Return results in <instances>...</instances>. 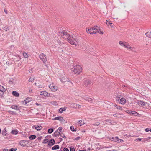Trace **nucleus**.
<instances>
[{
	"instance_id": "1",
	"label": "nucleus",
	"mask_w": 151,
	"mask_h": 151,
	"mask_svg": "<svg viewBox=\"0 0 151 151\" xmlns=\"http://www.w3.org/2000/svg\"><path fill=\"white\" fill-rule=\"evenodd\" d=\"M98 29H99L98 26H95L93 27L86 29V30L88 33L90 34H96L97 33Z\"/></svg>"
},
{
	"instance_id": "2",
	"label": "nucleus",
	"mask_w": 151,
	"mask_h": 151,
	"mask_svg": "<svg viewBox=\"0 0 151 151\" xmlns=\"http://www.w3.org/2000/svg\"><path fill=\"white\" fill-rule=\"evenodd\" d=\"M68 41L72 45H76L78 43V40L75 36H70Z\"/></svg>"
},
{
	"instance_id": "3",
	"label": "nucleus",
	"mask_w": 151,
	"mask_h": 151,
	"mask_svg": "<svg viewBox=\"0 0 151 151\" xmlns=\"http://www.w3.org/2000/svg\"><path fill=\"white\" fill-rule=\"evenodd\" d=\"M59 78L60 79L61 81L63 83H66V84H67L69 83V84L70 86H71L72 84V83L70 82V80L67 79L66 80L67 82L66 81V77L65 75L63 74L61 76H60L59 77Z\"/></svg>"
},
{
	"instance_id": "4",
	"label": "nucleus",
	"mask_w": 151,
	"mask_h": 151,
	"mask_svg": "<svg viewBox=\"0 0 151 151\" xmlns=\"http://www.w3.org/2000/svg\"><path fill=\"white\" fill-rule=\"evenodd\" d=\"M72 70L76 74H78L82 71V68L79 65H76L74 66Z\"/></svg>"
},
{
	"instance_id": "5",
	"label": "nucleus",
	"mask_w": 151,
	"mask_h": 151,
	"mask_svg": "<svg viewBox=\"0 0 151 151\" xmlns=\"http://www.w3.org/2000/svg\"><path fill=\"white\" fill-rule=\"evenodd\" d=\"M121 96V95L117 96H116V100L117 101H119V100H120V102H119V103L122 104H124L126 102V100L124 98H120V96Z\"/></svg>"
},
{
	"instance_id": "6",
	"label": "nucleus",
	"mask_w": 151,
	"mask_h": 151,
	"mask_svg": "<svg viewBox=\"0 0 151 151\" xmlns=\"http://www.w3.org/2000/svg\"><path fill=\"white\" fill-rule=\"evenodd\" d=\"M39 57L41 60L43 62L44 64H45L47 61V59L46 55L44 53H41L39 55Z\"/></svg>"
},
{
	"instance_id": "7",
	"label": "nucleus",
	"mask_w": 151,
	"mask_h": 151,
	"mask_svg": "<svg viewBox=\"0 0 151 151\" xmlns=\"http://www.w3.org/2000/svg\"><path fill=\"white\" fill-rule=\"evenodd\" d=\"M70 106L71 107L75 109H79L81 107V106L80 105L75 103H71Z\"/></svg>"
},
{
	"instance_id": "8",
	"label": "nucleus",
	"mask_w": 151,
	"mask_h": 151,
	"mask_svg": "<svg viewBox=\"0 0 151 151\" xmlns=\"http://www.w3.org/2000/svg\"><path fill=\"white\" fill-rule=\"evenodd\" d=\"M49 87L52 91L54 92L56 91L58 89L57 87L55 86L53 83L52 84H50L49 85Z\"/></svg>"
},
{
	"instance_id": "9",
	"label": "nucleus",
	"mask_w": 151,
	"mask_h": 151,
	"mask_svg": "<svg viewBox=\"0 0 151 151\" xmlns=\"http://www.w3.org/2000/svg\"><path fill=\"white\" fill-rule=\"evenodd\" d=\"M28 143V142L25 140H21L19 142L20 145L21 146L24 147H27V145Z\"/></svg>"
},
{
	"instance_id": "10",
	"label": "nucleus",
	"mask_w": 151,
	"mask_h": 151,
	"mask_svg": "<svg viewBox=\"0 0 151 151\" xmlns=\"http://www.w3.org/2000/svg\"><path fill=\"white\" fill-rule=\"evenodd\" d=\"M84 84L85 86L88 87L92 84V83L89 80H86L84 81Z\"/></svg>"
},
{
	"instance_id": "11",
	"label": "nucleus",
	"mask_w": 151,
	"mask_h": 151,
	"mask_svg": "<svg viewBox=\"0 0 151 151\" xmlns=\"http://www.w3.org/2000/svg\"><path fill=\"white\" fill-rule=\"evenodd\" d=\"M63 37L65 39H67L68 40V39L69 38L68 34L65 31H63Z\"/></svg>"
},
{
	"instance_id": "12",
	"label": "nucleus",
	"mask_w": 151,
	"mask_h": 151,
	"mask_svg": "<svg viewBox=\"0 0 151 151\" xmlns=\"http://www.w3.org/2000/svg\"><path fill=\"white\" fill-rule=\"evenodd\" d=\"M112 139L113 141L117 142H123V140L119 139L117 137H113Z\"/></svg>"
},
{
	"instance_id": "13",
	"label": "nucleus",
	"mask_w": 151,
	"mask_h": 151,
	"mask_svg": "<svg viewBox=\"0 0 151 151\" xmlns=\"http://www.w3.org/2000/svg\"><path fill=\"white\" fill-rule=\"evenodd\" d=\"M41 95H43L45 96H50V93H48L45 91L41 92L40 94Z\"/></svg>"
},
{
	"instance_id": "14",
	"label": "nucleus",
	"mask_w": 151,
	"mask_h": 151,
	"mask_svg": "<svg viewBox=\"0 0 151 151\" xmlns=\"http://www.w3.org/2000/svg\"><path fill=\"white\" fill-rule=\"evenodd\" d=\"M137 103L139 105H141L143 106H145L147 103L146 102L141 101H138Z\"/></svg>"
},
{
	"instance_id": "15",
	"label": "nucleus",
	"mask_w": 151,
	"mask_h": 151,
	"mask_svg": "<svg viewBox=\"0 0 151 151\" xmlns=\"http://www.w3.org/2000/svg\"><path fill=\"white\" fill-rule=\"evenodd\" d=\"M31 101V99L30 98H27L26 99L23 101V103L25 105H26L28 103Z\"/></svg>"
},
{
	"instance_id": "16",
	"label": "nucleus",
	"mask_w": 151,
	"mask_h": 151,
	"mask_svg": "<svg viewBox=\"0 0 151 151\" xmlns=\"http://www.w3.org/2000/svg\"><path fill=\"white\" fill-rule=\"evenodd\" d=\"M55 143V141L54 139H51L48 142V145L49 146H52Z\"/></svg>"
},
{
	"instance_id": "17",
	"label": "nucleus",
	"mask_w": 151,
	"mask_h": 151,
	"mask_svg": "<svg viewBox=\"0 0 151 151\" xmlns=\"http://www.w3.org/2000/svg\"><path fill=\"white\" fill-rule=\"evenodd\" d=\"M11 108L13 109L19 110L20 109V106H18L12 105Z\"/></svg>"
},
{
	"instance_id": "18",
	"label": "nucleus",
	"mask_w": 151,
	"mask_h": 151,
	"mask_svg": "<svg viewBox=\"0 0 151 151\" xmlns=\"http://www.w3.org/2000/svg\"><path fill=\"white\" fill-rule=\"evenodd\" d=\"M63 119V117L61 116L56 117L52 119L53 120H57L60 121H62Z\"/></svg>"
},
{
	"instance_id": "19",
	"label": "nucleus",
	"mask_w": 151,
	"mask_h": 151,
	"mask_svg": "<svg viewBox=\"0 0 151 151\" xmlns=\"http://www.w3.org/2000/svg\"><path fill=\"white\" fill-rule=\"evenodd\" d=\"M12 94L16 97H18L19 96V94L16 91H13L12 92Z\"/></svg>"
},
{
	"instance_id": "20",
	"label": "nucleus",
	"mask_w": 151,
	"mask_h": 151,
	"mask_svg": "<svg viewBox=\"0 0 151 151\" xmlns=\"http://www.w3.org/2000/svg\"><path fill=\"white\" fill-rule=\"evenodd\" d=\"M113 106L114 107H116V108L117 109H119L120 110H122V108L120 106H117L116 104H114L113 105Z\"/></svg>"
},
{
	"instance_id": "21",
	"label": "nucleus",
	"mask_w": 151,
	"mask_h": 151,
	"mask_svg": "<svg viewBox=\"0 0 151 151\" xmlns=\"http://www.w3.org/2000/svg\"><path fill=\"white\" fill-rule=\"evenodd\" d=\"M18 131L17 130H13L11 132V133L13 134L16 135L17 134Z\"/></svg>"
},
{
	"instance_id": "22",
	"label": "nucleus",
	"mask_w": 151,
	"mask_h": 151,
	"mask_svg": "<svg viewBox=\"0 0 151 151\" xmlns=\"http://www.w3.org/2000/svg\"><path fill=\"white\" fill-rule=\"evenodd\" d=\"M84 99L88 101H91L93 100L91 98L88 97H85L84 98Z\"/></svg>"
},
{
	"instance_id": "23",
	"label": "nucleus",
	"mask_w": 151,
	"mask_h": 151,
	"mask_svg": "<svg viewBox=\"0 0 151 151\" xmlns=\"http://www.w3.org/2000/svg\"><path fill=\"white\" fill-rule=\"evenodd\" d=\"M66 109L65 108H61L59 109V112L61 113L63 111H65L66 110Z\"/></svg>"
},
{
	"instance_id": "24",
	"label": "nucleus",
	"mask_w": 151,
	"mask_h": 151,
	"mask_svg": "<svg viewBox=\"0 0 151 151\" xmlns=\"http://www.w3.org/2000/svg\"><path fill=\"white\" fill-rule=\"evenodd\" d=\"M78 123L80 124V125L81 126L82 125H83L85 124V123L84 122V120H79L78 122Z\"/></svg>"
},
{
	"instance_id": "25",
	"label": "nucleus",
	"mask_w": 151,
	"mask_h": 151,
	"mask_svg": "<svg viewBox=\"0 0 151 151\" xmlns=\"http://www.w3.org/2000/svg\"><path fill=\"white\" fill-rule=\"evenodd\" d=\"M36 137V136L35 135H32L29 137V139H30L32 140L35 139Z\"/></svg>"
},
{
	"instance_id": "26",
	"label": "nucleus",
	"mask_w": 151,
	"mask_h": 151,
	"mask_svg": "<svg viewBox=\"0 0 151 151\" xmlns=\"http://www.w3.org/2000/svg\"><path fill=\"white\" fill-rule=\"evenodd\" d=\"M128 113L129 114L132 115H135V114H137V113L135 111H128Z\"/></svg>"
},
{
	"instance_id": "27",
	"label": "nucleus",
	"mask_w": 151,
	"mask_h": 151,
	"mask_svg": "<svg viewBox=\"0 0 151 151\" xmlns=\"http://www.w3.org/2000/svg\"><path fill=\"white\" fill-rule=\"evenodd\" d=\"M59 148V146L58 145H57L53 146L52 148V149L53 150H57Z\"/></svg>"
},
{
	"instance_id": "28",
	"label": "nucleus",
	"mask_w": 151,
	"mask_h": 151,
	"mask_svg": "<svg viewBox=\"0 0 151 151\" xmlns=\"http://www.w3.org/2000/svg\"><path fill=\"white\" fill-rule=\"evenodd\" d=\"M60 133L58 131H56L54 133V136L55 137H57L58 135H60Z\"/></svg>"
},
{
	"instance_id": "29",
	"label": "nucleus",
	"mask_w": 151,
	"mask_h": 151,
	"mask_svg": "<svg viewBox=\"0 0 151 151\" xmlns=\"http://www.w3.org/2000/svg\"><path fill=\"white\" fill-rule=\"evenodd\" d=\"M145 34L147 37L151 38V31L150 32H147Z\"/></svg>"
},
{
	"instance_id": "30",
	"label": "nucleus",
	"mask_w": 151,
	"mask_h": 151,
	"mask_svg": "<svg viewBox=\"0 0 151 151\" xmlns=\"http://www.w3.org/2000/svg\"><path fill=\"white\" fill-rule=\"evenodd\" d=\"M6 132H7V131H6V129H4L2 131V134L3 135L6 136L7 134Z\"/></svg>"
},
{
	"instance_id": "31",
	"label": "nucleus",
	"mask_w": 151,
	"mask_h": 151,
	"mask_svg": "<svg viewBox=\"0 0 151 151\" xmlns=\"http://www.w3.org/2000/svg\"><path fill=\"white\" fill-rule=\"evenodd\" d=\"M151 138V137H148L147 138H144L142 141V142H145L149 141Z\"/></svg>"
},
{
	"instance_id": "32",
	"label": "nucleus",
	"mask_w": 151,
	"mask_h": 151,
	"mask_svg": "<svg viewBox=\"0 0 151 151\" xmlns=\"http://www.w3.org/2000/svg\"><path fill=\"white\" fill-rule=\"evenodd\" d=\"M106 122H109L111 124H113L115 122L114 121L111 120H106Z\"/></svg>"
},
{
	"instance_id": "33",
	"label": "nucleus",
	"mask_w": 151,
	"mask_h": 151,
	"mask_svg": "<svg viewBox=\"0 0 151 151\" xmlns=\"http://www.w3.org/2000/svg\"><path fill=\"white\" fill-rule=\"evenodd\" d=\"M34 127H35V129H36L37 131H39L41 130V128L39 126H37V127H35V126H33V128Z\"/></svg>"
},
{
	"instance_id": "34",
	"label": "nucleus",
	"mask_w": 151,
	"mask_h": 151,
	"mask_svg": "<svg viewBox=\"0 0 151 151\" xmlns=\"http://www.w3.org/2000/svg\"><path fill=\"white\" fill-rule=\"evenodd\" d=\"M5 89L4 88V87L0 85V91H5Z\"/></svg>"
},
{
	"instance_id": "35",
	"label": "nucleus",
	"mask_w": 151,
	"mask_h": 151,
	"mask_svg": "<svg viewBox=\"0 0 151 151\" xmlns=\"http://www.w3.org/2000/svg\"><path fill=\"white\" fill-rule=\"evenodd\" d=\"M50 103L52 104L55 106L57 105V103L56 101H52Z\"/></svg>"
},
{
	"instance_id": "36",
	"label": "nucleus",
	"mask_w": 151,
	"mask_h": 151,
	"mask_svg": "<svg viewBox=\"0 0 151 151\" xmlns=\"http://www.w3.org/2000/svg\"><path fill=\"white\" fill-rule=\"evenodd\" d=\"M23 56H24V58H28V54L26 52H24L23 54Z\"/></svg>"
},
{
	"instance_id": "37",
	"label": "nucleus",
	"mask_w": 151,
	"mask_h": 151,
	"mask_svg": "<svg viewBox=\"0 0 151 151\" xmlns=\"http://www.w3.org/2000/svg\"><path fill=\"white\" fill-rule=\"evenodd\" d=\"M53 131V129L52 128L49 129L48 131V132L49 134L52 133Z\"/></svg>"
},
{
	"instance_id": "38",
	"label": "nucleus",
	"mask_w": 151,
	"mask_h": 151,
	"mask_svg": "<svg viewBox=\"0 0 151 151\" xmlns=\"http://www.w3.org/2000/svg\"><path fill=\"white\" fill-rule=\"evenodd\" d=\"M97 32L101 34H103L104 33L103 32L99 29H99H98Z\"/></svg>"
},
{
	"instance_id": "39",
	"label": "nucleus",
	"mask_w": 151,
	"mask_h": 151,
	"mask_svg": "<svg viewBox=\"0 0 151 151\" xmlns=\"http://www.w3.org/2000/svg\"><path fill=\"white\" fill-rule=\"evenodd\" d=\"M62 128L61 127H60L58 128L57 129V131H58V132H60H60H61L62 130Z\"/></svg>"
},
{
	"instance_id": "40",
	"label": "nucleus",
	"mask_w": 151,
	"mask_h": 151,
	"mask_svg": "<svg viewBox=\"0 0 151 151\" xmlns=\"http://www.w3.org/2000/svg\"><path fill=\"white\" fill-rule=\"evenodd\" d=\"M34 80V79L33 78H32V77H30L29 80V82H33Z\"/></svg>"
},
{
	"instance_id": "41",
	"label": "nucleus",
	"mask_w": 151,
	"mask_h": 151,
	"mask_svg": "<svg viewBox=\"0 0 151 151\" xmlns=\"http://www.w3.org/2000/svg\"><path fill=\"white\" fill-rule=\"evenodd\" d=\"M48 142V140L47 139H45L43 140V141L42 142V143H46Z\"/></svg>"
},
{
	"instance_id": "42",
	"label": "nucleus",
	"mask_w": 151,
	"mask_h": 151,
	"mask_svg": "<svg viewBox=\"0 0 151 151\" xmlns=\"http://www.w3.org/2000/svg\"><path fill=\"white\" fill-rule=\"evenodd\" d=\"M60 136L61 137L63 138H66V137L65 136V135L62 133H60Z\"/></svg>"
},
{
	"instance_id": "43",
	"label": "nucleus",
	"mask_w": 151,
	"mask_h": 151,
	"mask_svg": "<svg viewBox=\"0 0 151 151\" xmlns=\"http://www.w3.org/2000/svg\"><path fill=\"white\" fill-rule=\"evenodd\" d=\"M119 43L121 46H123V45L124 44V43H123L122 41H121L119 42Z\"/></svg>"
},
{
	"instance_id": "44",
	"label": "nucleus",
	"mask_w": 151,
	"mask_h": 151,
	"mask_svg": "<svg viewBox=\"0 0 151 151\" xmlns=\"http://www.w3.org/2000/svg\"><path fill=\"white\" fill-rule=\"evenodd\" d=\"M4 92V91H0V96H2Z\"/></svg>"
},
{
	"instance_id": "45",
	"label": "nucleus",
	"mask_w": 151,
	"mask_h": 151,
	"mask_svg": "<svg viewBox=\"0 0 151 151\" xmlns=\"http://www.w3.org/2000/svg\"><path fill=\"white\" fill-rule=\"evenodd\" d=\"M70 129L72 131H76V130H75V129H74V128L72 126H71L70 127Z\"/></svg>"
},
{
	"instance_id": "46",
	"label": "nucleus",
	"mask_w": 151,
	"mask_h": 151,
	"mask_svg": "<svg viewBox=\"0 0 151 151\" xmlns=\"http://www.w3.org/2000/svg\"><path fill=\"white\" fill-rule=\"evenodd\" d=\"M126 48L127 49H130L132 47H131V46L127 44V47Z\"/></svg>"
},
{
	"instance_id": "47",
	"label": "nucleus",
	"mask_w": 151,
	"mask_h": 151,
	"mask_svg": "<svg viewBox=\"0 0 151 151\" xmlns=\"http://www.w3.org/2000/svg\"><path fill=\"white\" fill-rule=\"evenodd\" d=\"M100 123H99V122H97V123H95L94 124V126H98L100 124Z\"/></svg>"
},
{
	"instance_id": "48",
	"label": "nucleus",
	"mask_w": 151,
	"mask_h": 151,
	"mask_svg": "<svg viewBox=\"0 0 151 151\" xmlns=\"http://www.w3.org/2000/svg\"><path fill=\"white\" fill-rule=\"evenodd\" d=\"M16 150V149H15L13 148H11L9 150V151H15Z\"/></svg>"
},
{
	"instance_id": "49",
	"label": "nucleus",
	"mask_w": 151,
	"mask_h": 151,
	"mask_svg": "<svg viewBox=\"0 0 151 151\" xmlns=\"http://www.w3.org/2000/svg\"><path fill=\"white\" fill-rule=\"evenodd\" d=\"M63 150L64 151H69L68 149L66 148H64Z\"/></svg>"
},
{
	"instance_id": "50",
	"label": "nucleus",
	"mask_w": 151,
	"mask_h": 151,
	"mask_svg": "<svg viewBox=\"0 0 151 151\" xmlns=\"http://www.w3.org/2000/svg\"><path fill=\"white\" fill-rule=\"evenodd\" d=\"M4 11L6 14H8L7 11L6 9H4Z\"/></svg>"
},
{
	"instance_id": "51",
	"label": "nucleus",
	"mask_w": 151,
	"mask_h": 151,
	"mask_svg": "<svg viewBox=\"0 0 151 151\" xmlns=\"http://www.w3.org/2000/svg\"><path fill=\"white\" fill-rule=\"evenodd\" d=\"M75 150L73 148H70V151H75Z\"/></svg>"
},
{
	"instance_id": "52",
	"label": "nucleus",
	"mask_w": 151,
	"mask_h": 151,
	"mask_svg": "<svg viewBox=\"0 0 151 151\" xmlns=\"http://www.w3.org/2000/svg\"><path fill=\"white\" fill-rule=\"evenodd\" d=\"M106 21H107V22H106V24H112V23H110V22H109V21H107V20H106Z\"/></svg>"
},
{
	"instance_id": "53",
	"label": "nucleus",
	"mask_w": 151,
	"mask_h": 151,
	"mask_svg": "<svg viewBox=\"0 0 151 151\" xmlns=\"http://www.w3.org/2000/svg\"><path fill=\"white\" fill-rule=\"evenodd\" d=\"M149 128H146V129H145V131L146 132H148L149 131Z\"/></svg>"
},
{
	"instance_id": "54",
	"label": "nucleus",
	"mask_w": 151,
	"mask_h": 151,
	"mask_svg": "<svg viewBox=\"0 0 151 151\" xmlns=\"http://www.w3.org/2000/svg\"><path fill=\"white\" fill-rule=\"evenodd\" d=\"M42 137L40 136V137H38L37 138V139L38 140H40L42 139Z\"/></svg>"
},
{
	"instance_id": "55",
	"label": "nucleus",
	"mask_w": 151,
	"mask_h": 151,
	"mask_svg": "<svg viewBox=\"0 0 151 151\" xmlns=\"http://www.w3.org/2000/svg\"><path fill=\"white\" fill-rule=\"evenodd\" d=\"M127 44H126V43H124V45H123V47L126 48L127 47Z\"/></svg>"
},
{
	"instance_id": "56",
	"label": "nucleus",
	"mask_w": 151,
	"mask_h": 151,
	"mask_svg": "<svg viewBox=\"0 0 151 151\" xmlns=\"http://www.w3.org/2000/svg\"><path fill=\"white\" fill-rule=\"evenodd\" d=\"M8 27H5L4 28V30H5L6 31H7L8 30Z\"/></svg>"
},
{
	"instance_id": "57",
	"label": "nucleus",
	"mask_w": 151,
	"mask_h": 151,
	"mask_svg": "<svg viewBox=\"0 0 151 151\" xmlns=\"http://www.w3.org/2000/svg\"><path fill=\"white\" fill-rule=\"evenodd\" d=\"M9 84H12L13 83V82L12 81L10 80L9 81Z\"/></svg>"
},
{
	"instance_id": "58",
	"label": "nucleus",
	"mask_w": 151,
	"mask_h": 151,
	"mask_svg": "<svg viewBox=\"0 0 151 151\" xmlns=\"http://www.w3.org/2000/svg\"><path fill=\"white\" fill-rule=\"evenodd\" d=\"M80 138V137H77L75 139V140H79V139Z\"/></svg>"
},
{
	"instance_id": "59",
	"label": "nucleus",
	"mask_w": 151,
	"mask_h": 151,
	"mask_svg": "<svg viewBox=\"0 0 151 151\" xmlns=\"http://www.w3.org/2000/svg\"><path fill=\"white\" fill-rule=\"evenodd\" d=\"M137 141H141L142 140V139L140 138H138L137 139Z\"/></svg>"
},
{
	"instance_id": "60",
	"label": "nucleus",
	"mask_w": 151,
	"mask_h": 151,
	"mask_svg": "<svg viewBox=\"0 0 151 151\" xmlns=\"http://www.w3.org/2000/svg\"><path fill=\"white\" fill-rule=\"evenodd\" d=\"M32 69H29V72H31L32 71Z\"/></svg>"
},
{
	"instance_id": "61",
	"label": "nucleus",
	"mask_w": 151,
	"mask_h": 151,
	"mask_svg": "<svg viewBox=\"0 0 151 151\" xmlns=\"http://www.w3.org/2000/svg\"><path fill=\"white\" fill-rule=\"evenodd\" d=\"M113 116H114V117H117V115L116 114H113Z\"/></svg>"
},
{
	"instance_id": "62",
	"label": "nucleus",
	"mask_w": 151,
	"mask_h": 151,
	"mask_svg": "<svg viewBox=\"0 0 151 151\" xmlns=\"http://www.w3.org/2000/svg\"><path fill=\"white\" fill-rule=\"evenodd\" d=\"M3 151H8V149H4L3 150Z\"/></svg>"
},
{
	"instance_id": "63",
	"label": "nucleus",
	"mask_w": 151,
	"mask_h": 151,
	"mask_svg": "<svg viewBox=\"0 0 151 151\" xmlns=\"http://www.w3.org/2000/svg\"><path fill=\"white\" fill-rule=\"evenodd\" d=\"M35 104H36L37 105V106H39V105H40V104H38V103H35Z\"/></svg>"
},
{
	"instance_id": "64",
	"label": "nucleus",
	"mask_w": 151,
	"mask_h": 151,
	"mask_svg": "<svg viewBox=\"0 0 151 151\" xmlns=\"http://www.w3.org/2000/svg\"><path fill=\"white\" fill-rule=\"evenodd\" d=\"M90 150H91V149L90 147L88 148V150L89 151H90Z\"/></svg>"
}]
</instances>
